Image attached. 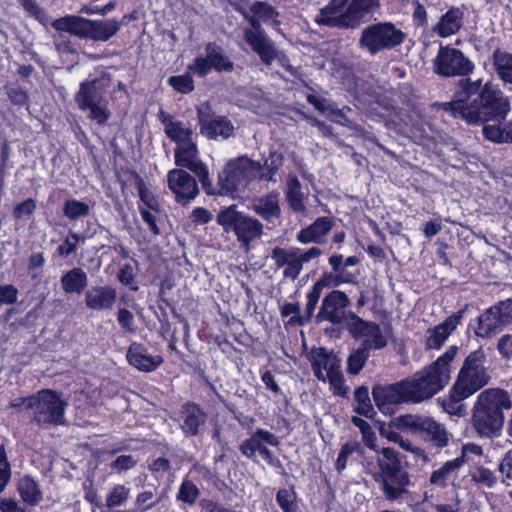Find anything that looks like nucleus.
I'll return each instance as SVG.
<instances>
[{
  "label": "nucleus",
  "mask_w": 512,
  "mask_h": 512,
  "mask_svg": "<svg viewBox=\"0 0 512 512\" xmlns=\"http://www.w3.org/2000/svg\"><path fill=\"white\" fill-rule=\"evenodd\" d=\"M307 357L313 374L319 381L328 382L334 395H347L349 389L341 372V360L336 354L323 347H314Z\"/></svg>",
  "instance_id": "obj_7"
},
{
  "label": "nucleus",
  "mask_w": 512,
  "mask_h": 512,
  "mask_svg": "<svg viewBox=\"0 0 512 512\" xmlns=\"http://www.w3.org/2000/svg\"><path fill=\"white\" fill-rule=\"evenodd\" d=\"M363 466L365 471L373 475L375 479H377V476L382 477L401 469L395 451L390 448H381L376 452L375 461L373 458L364 457Z\"/></svg>",
  "instance_id": "obj_21"
},
{
  "label": "nucleus",
  "mask_w": 512,
  "mask_h": 512,
  "mask_svg": "<svg viewBox=\"0 0 512 512\" xmlns=\"http://www.w3.org/2000/svg\"><path fill=\"white\" fill-rule=\"evenodd\" d=\"M17 489L22 500L28 505L35 506L42 500V492L38 484L28 476L19 480Z\"/></svg>",
  "instance_id": "obj_37"
},
{
  "label": "nucleus",
  "mask_w": 512,
  "mask_h": 512,
  "mask_svg": "<svg viewBox=\"0 0 512 512\" xmlns=\"http://www.w3.org/2000/svg\"><path fill=\"white\" fill-rule=\"evenodd\" d=\"M471 478L475 483L484 485L489 488L496 483V477L494 476V473L482 466L475 468L471 472Z\"/></svg>",
  "instance_id": "obj_55"
},
{
  "label": "nucleus",
  "mask_w": 512,
  "mask_h": 512,
  "mask_svg": "<svg viewBox=\"0 0 512 512\" xmlns=\"http://www.w3.org/2000/svg\"><path fill=\"white\" fill-rule=\"evenodd\" d=\"M162 122L165 133L169 139L180 146L192 141L193 129L181 121H175L169 116H164Z\"/></svg>",
  "instance_id": "obj_32"
},
{
  "label": "nucleus",
  "mask_w": 512,
  "mask_h": 512,
  "mask_svg": "<svg viewBox=\"0 0 512 512\" xmlns=\"http://www.w3.org/2000/svg\"><path fill=\"white\" fill-rule=\"evenodd\" d=\"M11 478L10 464L7 460L4 446H0V493L5 489Z\"/></svg>",
  "instance_id": "obj_57"
},
{
  "label": "nucleus",
  "mask_w": 512,
  "mask_h": 512,
  "mask_svg": "<svg viewBox=\"0 0 512 512\" xmlns=\"http://www.w3.org/2000/svg\"><path fill=\"white\" fill-rule=\"evenodd\" d=\"M90 207L87 203L75 199L67 200L63 206L64 215L70 220H77L89 214Z\"/></svg>",
  "instance_id": "obj_45"
},
{
  "label": "nucleus",
  "mask_w": 512,
  "mask_h": 512,
  "mask_svg": "<svg viewBox=\"0 0 512 512\" xmlns=\"http://www.w3.org/2000/svg\"><path fill=\"white\" fill-rule=\"evenodd\" d=\"M438 106L455 118L469 124L485 123L483 135L496 143H512V122L503 124L510 112V104L500 91L486 85L482 90L479 103L476 99L471 104L463 101L440 103Z\"/></svg>",
  "instance_id": "obj_1"
},
{
  "label": "nucleus",
  "mask_w": 512,
  "mask_h": 512,
  "mask_svg": "<svg viewBox=\"0 0 512 512\" xmlns=\"http://www.w3.org/2000/svg\"><path fill=\"white\" fill-rule=\"evenodd\" d=\"M126 357L130 365L143 372L154 371L163 363L162 356L150 355L138 343L129 346Z\"/></svg>",
  "instance_id": "obj_25"
},
{
  "label": "nucleus",
  "mask_w": 512,
  "mask_h": 512,
  "mask_svg": "<svg viewBox=\"0 0 512 512\" xmlns=\"http://www.w3.org/2000/svg\"><path fill=\"white\" fill-rule=\"evenodd\" d=\"M382 484V491L388 501H394L407 493L410 485L408 473L401 469L379 477Z\"/></svg>",
  "instance_id": "obj_24"
},
{
  "label": "nucleus",
  "mask_w": 512,
  "mask_h": 512,
  "mask_svg": "<svg viewBox=\"0 0 512 512\" xmlns=\"http://www.w3.org/2000/svg\"><path fill=\"white\" fill-rule=\"evenodd\" d=\"M332 221L329 217H320L311 225L302 229L297 234V240L302 244H321L324 237L331 231Z\"/></svg>",
  "instance_id": "obj_30"
},
{
  "label": "nucleus",
  "mask_w": 512,
  "mask_h": 512,
  "mask_svg": "<svg viewBox=\"0 0 512 512\" xmlns=\"http://www.w3.org/2000/svg\"><path fill=\"white\" fill-rule=\"evenodd\" d=\"M110 88V80L99 78L83 82L75 95V101L82 111H89L88 118L99 125H105L111 116L105 95Z\"/></svg>",
  "instance_id": "obj_8"
},
{
  "label": "nucleus",
  "mask_w": 512,
  "mask_h": 512,
  "mask_svg": "<svg viewBox=\"0 0 512 512\" xmlns=\"http://www.w3.org/2000/svg\"><path fill=\"white\" fill-rule=\"evenodd\" d=\"M372 395L378 409L385 414H391L395 405L410 402L404 381L375 387Z\"/></svg>",
  "instance_id": "obj_18"
},
{
  "label": "nucleus",
  "mask_w": 512,
  "mask_h": 512,
  "mask_svg": "<svg viewBox=\"0 0 512 512\" xmlns=\"http://www.w3.org/2000/svg\"><path fill=\"white\" fill-rule=\"evenodd\" d=\"M264 447V443L256 437L255 433H253L249 439L242 442L240 450L246 457L253 458L256 452H260L261 448Z\"/></svg>",
  "instance_id": "obj_56"
},
{
  "label": "nucleus",
  "mask_w": 512,
  "mask_h": 512,
  "mask_svg": "<svg viewBox=\"0 0 512 512\" xmlns=\"http://www.w3.org/2000/svg\"><path fill=\"white\" fill-rule=\"evenodd\" d=\"M486 354L482 349L471 352L459 371L452 389V398L461 401L488 384L489 375L485 368Z\"/></svg>",
  "instance_id": "obj_6"
},
{
  "label": "nucleus",
  "mask_w": 512,
  "mask_h": 512,
  "mask_svg": "<svg viewBox=\"0 0 512 512\" xmlns=\"http://www.w3.org/2000/svg\"><path fill=\"white\" fill-rule=\"evenodd\" d=\"M251 12L256 16L259 22H272L277 23L278 12L270 4L262 1H257L252 4Z\"/></svg>",
  "instance_id": "obj_46"
},
{
  "label": "nucleus",
  "mask_w": 512,
  "mask_h": 512,
  "mask_svg": "<svg viewBox=\"0 0 512 512\" xmlns=\"http://www.w3.org/2000/svg\"><path fill=\"white\" fill-rule=\"evenodd\" d=\"M286 198L289 206L297 212H304V195L301 191L300 181L296 176H289L287 181Z\"/></svg>",
  "instance_id": "obj_40"
},
{
  "label": "nucleus",
  "mask_w": 512,
  "mask_h": 512,
  "mask_svg": "<svg viewBox=\"0 0 512 512\" xmlns=\"http://www.w3.org/2000/svg\"><path fill=\"white\" fill-rule=\"evenodd\" d=\"M360 447V443L355 440L349 441L342 446L336 461V469L339 472L343 471L346 468L347 458L354 452L358 451Z\"/></svg>",
  "instance_id": "obj_54"
},
{
  "label": "nucleus",
  "mask_w": 512,
  "mask_h": 512,
  "mask_svg": "<svg viewBox=\"0 0 512 512\" xmlns=\"http://www.w3.org/2000/svg\"><path fill=\"white\" fill-rule=\"evenodd\" d=\"M512 322V300L502 301L488 308L478 318L475 334L488 338Z\"/></svg>",
  "instance_id": "obj_14"
},
{
  "label": "nucleus",
  "mask_w": 512,
  "mask_h": 512,
  "mask_svg": "<svg viewBox=\"0 0 512 512\" xmlns=\"http://www.w3.org/2000/svg\"><path fill=\"white\" fill-rule=\"evenodd\" d=\"M392 428L394 427L391 425V423L388 426L381 425L379 428V433L389 442L397 443L406 451H412L413 447L411 442H409L408 440H404L403 437L399 433L394 431Z\"/></svg>",
  "instance_id": "obj_50"
},
{
  "label": "nucleus",
  "mask_w": 512,
  "mask_h": 512,
  "mask_svg": "<svg viewBox=\"0 0 512 512\" xmlns=\"http://www.w3.org/2000/svg\"><path fill=\"white\" fill-rule=\"evenodd\" d=\"M198 496L199 489L192 481L185 480L182 482L177 494L178 500L188 504H193L196 502Z\"/></svg>",
  "instance_id": "obj_51"
},
{
  "label": "nucleus",
  "mask_w": 512,
  "mask_h": 512,
  "mask_svg": "<svg viewBox=\"0 0 512 512\" xmlns=\"http://www.w3.org/2000/svg\"><path fill=\"white\" fill-rule=\"evenodd\" d=\"M368 357L369 352L366 351V348L362 347L351 353L347 360L348 373L353 375L358 374L365 365Z\"/></svg>",
  "instance_id": "obj_47"
},
{
  "label": "nucleus",
  "mask_w": 512,
  "mask_h": 512,
  "mask_svg": "<svg viewBox=\"0 0 512 512\" xmlns=\"http://www.w3.org/2000/svg\"><path fill=\"white\" fill-rule=\"evenodd\" d=\"M87 21L88 19L78 16H66L53 21L52 26L57 31L68 32L85 38L87 34Z\"/></svg>",
  "instance_id": "obj_35"
},
{
  "label": "nucleus",
  "mask_w": 512,
  "mask_h": 512,
  "mask_svg": "<svg viewBox=\"0 0 512 512\" xmlns=\"http://www.w3.org/2000/svg\"><path fill=\"white\" fill-rule=\"evenodd\" d=\"M167 183L178 203L187 204L199 194L194 177L183 169H173L167 174Z\"/></svg>",
  "instance_id": "obj_17"
},
{
  "label": "nucleus",
  "mask_w": 512,
  "mask_h": 512,
  "mask_svg": "<svg viewBox=\"0 0 512 512\" xmlns=\"http://www.w3.org/2000/svg\"><path fill=\"white\" fill-rule=\"evenodd\" d=\"M465 464L463 457H456L453 460L445 462L438 469L434 470L430 477L429 482L431 485L446 488L451 482L457 479L459 470Z\"/></svg>",
  "instance_id": "obj_27"
},
{
  "label": "nucleus",
  "mask_w": 512,
  "mask_h": 512,
  "mask_svg": "<svg viewBox=\"0 0 512 512\" xmlns=\"http://www.w3.org/2000/svg\"><path fill=\"white\" fill-rule=\"evenodd\" d=\"M405 34L391 22L372 24L361 32L359 45L371 55L399 46Z\"/></svg>",
  "instance_id": "obj_10"
},
{
  "label": "nucleus",
  "mask_w": 512,
  "mask_h": 512,
  "mask_svg": "<svg viewBox=\"0 0 512 512\" xmlns=\"http://www.w3.org/2000/svg\"><path fill=\"white\" fill-rule=\"evenodd\" d=\"M66 403L53 390H41L29 397L28 409L33 410L34 420L40 424H59L63 420Z\"/></svg>",
  "instance_id": "obj_11"
},
{
  "label": "nucleus",
  "mask_w": 512,
  "mask_h": 512,
  "mask_svg": "<svg viewBox=\"0 0 512 512\" xmlns=\"http://www.w3.org/2000/svg\"><path fill=\"white\" fill-rule=\"evenodd\" d=\"M158 502L159 499L156 498L155 493L149 490L137 495L135 500V506L138 510L145 511L147 509L152 508Z\"/></svg>",
  "instance_id": "obj_58"
},
{
  "label": "nucleus",
  "mask_w": 512,
  "mask_h": 512,
  "mask_svg": "<svg viewBox=\"0 0 512 512\" xmlns=\"http://www.w3.org/2000/svg\"><path fill=\"white\" fill-rule=\"evenodd\" d=\"M356 406L354 411L360 415L370 418L374 414V409L371 404L368 389L366 387H358L354 392Z\"/></svg>",
  "instance_id": "obj_43"
},
{
  "label": "nucleus",
  "mask_w": 512,
  "mask_h": 512,
  "mask_svg": "<svg viewBox=\"0 0 512 512\" xmlns=\"http://www.w3.org/2000/svg\"><path fill=\"white\" fill-rule=\"evenodd\" d=\"M84 241V237L71 232L68 234V236L65 238V240L58 246L57 251L60 256L62 257H68L71 255L77 248V245L80 242Z\"/></svg>",
  "instance_id": "obj_53"
},
{
  "label": "nucleus",
  "mask_w": 512,
  "mask_h": 512,
  "mask_svg": "<svg viewBox=\"0 0 512 512\" xmlns=\"http://www.w3.org/2000/svg\"><path fill=\"white\" fill-rule=\"evenodd\" d=\"M347 328L356 339L363 340V347L370 349H382L388 343V332H384L377 324L365 322L355 314H352L347 322Z\"/></svg>",
  "instance_id": "obj_15"
},
{
  "label": "nucleus",
  "mask_w": 512,
  "mask_h": 512,
  "mask_svg": "<svg viewBox=\"0 0 512 512\" xmlns=\"http://www.w3.org/2000/svg\"><path fill=\"white\" fill-rule=\"evenodd\" d=\"M36 209V202L33 199H27L13 209V216L15 219H23L31 216Z\"/></svg>",
  "instance_id": "obj_59"
},
{
  "label": "nucleus",
  "mask_w": 512,
  "mask_h": 512,
  "mask_svg": "<svg viewBox=\"0 0 512 512\" xmlns=\"http://www.w3.org/2000/svg\"><path fill=\"white\" fill-rule=\"evenodd\" d=\"M486 85L492 87L489 83H486L482 87V81L475 80L471 81L470 79H462L459 82V87L461 91L458 93V98L450 103H455L458 101H463L465 104H471L476 99L479 101L482 90Z\"/></svg>",
  "instance_id": "obj_36"
},
{
  "label": "nucleus",
  "mask_w": 512,
  "mask_h": 512,
  "mask_svg": "<svg viewBox=\"0 0 512 512\" xmlns=\"http://www.w3.org/2000/svg\"><path fill=\"white\" fill-rule=\"evenodd\" d=\"M120 26L114 19H106L99 21H87V34L85 38L95 41H107L117 33Z\"/></svg>",
  "instance_id": "obj_31"
},
{
  "label": "nucleus",
  "mask_w": 512,
  "mask_h": 512,
  "mask_svg": "<svg viewBox=\"0 0 512 512\" xmlns=\"http://www.w3.org/2000/svg\"><path fill=\"white\" fill-rule=\"evenodd\" d=\"M168 82L179 93L186 94L194 89V82L190 73L172 76Z\"/></svg>",
  "instance_id": "obj_52"
},
{
  "label": "nucleus",
  "mask_w": 512,
  "mask_h": 512,
  "mask_svg": "<svg viewBox=\"0 0 512 512\" xmlns=\"http://www.w3.org/2000/svg\"><path fill=\"white\" fill-rule=\"evenodd\" d=\"M217 223L227 233L233 232L243 246L249 247L250 243L263 235V224L237 210L235 205L222 209L216 217Z\"/></svg>",
  "instance_id": "obj_9"
},
{
  "label": "nucleus",
  "mask_w": 512,
  "mask_h": 512,
  "mask_svg": "<svg viewBox=\"0 0 512 512\" xmlns=\"http://www.w3.org/2000/svg\"><path fill=\"white\" fill-rule=\"evenodd\" d=\"M117 300V291L112 286H93L85 292L86 306L95 311L110 310Z\"/></svg>",
  "instance_id": "obj_23"
},
{
  "label": "nucleus",
  "mask_w": 512,
  "mask_h": 512,
  "mask_svg": "<svg viewBox=\"0 0 512 512\" xmlns=\"http://www.w3.org/2000/svg\"><path fill=\"white\" fill-rule=\"evenodd\" d=\"M280 195L278 192H270L262 197L253 200V211L262 217L265 221L273 223L281 216L279 205Z\"/></svg>",
  "instance_id": "obj_29"
},
{
  "label": "nucleus",
  "mask_w": 512,
  "mask_h": 512,
  "mask_svg": "<svg viewBox=\"0 0 512 512\" xmlns=\"http://www.w3.org/2000/svg\"><path fill=\"white\" fill-rule=\"evenodd\" d=\"M117 320L120 324V326L129 333H134L136 331V327L134 325V316L133 314L125 309L122 308L118 311V317Z\"/></svg>",
  "instance_id": "obj_63"
},
{
  "label": "nucleus",
  "mask_w": 512,
  "mask_h": 512,
  "mask_svg": "<svg viewBox=\"0 0 512 512\" xmlns=\"http://www.w3.org/2000/svg\"><path fill=\"white\" fill-rule=\"evenodd\" d=\"M283 157L281 154L273 152L269 155L268 159L265 161V166L268 170V173L265 174V179L270 181L274 180L273 177L278 171V169L282 166Z\"/></svg>",
  "instance_id": "obj_60"
},
{
  "label": "nucleus",
  "mask_w": 512,
  "mask_h": 512,
  "mask_svg": "<svg viewBox=\"0 0 512 512\" xmlns=\"http://www.w3.org/2000/svg\"><path fill=\"white\" fill-rule=\"evenodd\" d=\"M497 350L503 359H512V333L504 334L498 339Z\"/></svg>",
  "instance_id": "obj_62"
},
{
  "label": "nucleus",
  "mask_w": 512,
  "mask_h": 512,
  "mask_svg": "<svg viewBox=\"0 0 512 512\" xmlns=\"http://www.w3.org/2000/svg\"><path fill=\"white\" fill-rule=\"evenodd\" d=\"M184 423L183 430L187 434L196 435L198 432V428L205 421V415L195 405H188L184 410Z\"/></svg>",
  "instance_id": "obj_41"
},
{
  "label": "nucleus",
  "mask_w": 512,
  "mask_h": 512,
  "mask_svg": "<svg viewBox=\"0 0 512 512\" xmlns=\"http://www.w3.org/2000/svg\"><path fill=\"white\" fill-rule=\"evenodd\" d=\"M65 293L81 294L88 284V276L81 268H73L67 271L60 280Z\"/></svg>",
  "instance_id": "obj_34"
},
{
  "label": "nucleus",
  "mask_w": 512,
  "mask_h": 512,
  "mask_svg": "<svg viewBox=\"0 0 512 512\" xmlns=\"http://www.w3.org/2000/svg\"><path fill=\"white\" fill-rule=\"evenodd\" d=\"M265 173L259 162L246 156L230 160L218 177V190L214 194L227 195L242 190L255 179H263Z\"/></svg>",
  "instance_id": "obj_5"
},
{
  "label": "nucleus",
  "mask_w": 512,
  "mask_h": 512,
  "mask_svg": "<svg viewBox=\"0 0 512 512\" xmlns=\"http://www.w3.org/2000/svg\"><path fill=\"white\" fill-rule=\"evenodd\" d=\"M130 496V489L125 485H116L106 497V506L114 508L123 505Z\"/></svg>",
  "instance_id": "obj_48"
},
{
  "label": "nucleus",
  "mask_w": 512,
  "mask_h": 512,
  "mask_svg": "<svg viewBox=\"0 0 512 512\" xmlns=\"http://www.w3.org/2000/svg\"><path fill=\"white\" fill-rule=\"evenodd\" d=\"M473 69V63L460 50L450 46L441 45L433 59V71L443 77L465 76Z\"/></svg>",
  "instance_id": "obj_13"
},
{
  "label": "nucleus",
  "mask_w": 512,
  "mask_h": 512,
  "mask_svg": "<svg viewBox=\"0 0 512 512\" xmlns=\"http://www.w3.org/2000/svg\"><path fill=\"white\" fill-rule=\"evenodd\" d=\"M206 55L210 61L212 69H215L218 72H230L233 70V62L228 59L222 48L217 45L209 43L206 46Z\"/></svg>",
  "instance_id": "obj_39"
},
{
  "label": "nucleus",
  "mask_w": 512,
  "mask_h": 512,
  "mask_svg": "<svg viewBox=\"0 0 512 512\" xmlns=\"http://www.w3.org/2000/svg\"><path fill=\"white\" fill-rule=\"evenodd\" d=\"M351 281L352 279L349 276H345L342 273H325L314 283L312 288L321 294L324 288L337 287L343 283H348Z\"/></svg>",
  "instance_id": "obj_44"
},
{
  "label": "nucleus",
  "mask_w": 512,
  "mask_h": 512,
  "mask_svg": "<svg viewBox=\"0 0 512 512\" xmlns=\"http://www.w3.org/2000/svg\"><path fill=\"white\" fill-rule=\"evenodd\" d=\"M175 164L192 171L200 180L208 194H214L209 172L205 164L199 159V152L195 142L177 146L175 149Z\"/></svg>",
  "instance_id": "obj_16"
},
{
  "label": "nucleus",
  "mask_w": 512,
  "mask_h": 512,
  "mask_svg": "<svg viewBox=\"0 0 512 512\" xmlns=\"http://www.w3.org/2000/svg\"><path fill=\"white\" fill-rule=\"evenodd\" d=\"M380 8V0H331L315 17L320 25L355 29L363 18Z\"/></svg>",
  "instance_id": "obj_4"
},
{
  "label": "nucleus",
  "mask_w": 512,
  "mask_h": 512,
  "mask_svg": "<svg viewBox=\"0 0 512 512\" xmlns=\"http://www.w3.org/2000/svg\"><path fill=\"white\" fill-rule=\"evenodd\" d=\"M244 39L266 65H270L278 58L279 54L274 43L263 29L260 31L244 30Z\"/></svg>",
  "instance_id": "obj_22"
},
{
  "label": "nucleus",
  "mask_w": 512,
  "mask_h": 512,
  "mask_svg": "<svg viewBox=\"0 0 512 512\" xmlns=\"http://www.w3.org/2000/svg\"><path fill=\"white\" fill-rule=\"evenodd\" d=\"M420 434H425L437 447L446 446L450 439V434L445 427L428 416L424 417Z\"/></svg>",
  "instance_id": "obj_33"
},
{
  "label": "nucleus",
  "mask_w": 512,
  "mask_h": 512,
  "mask_svg": "<svg viewBox=\"0 0 512 512\" xmlns=\"http://www.w3.org/2000/svg\"><path fill=\"white\" fill-rule=\"evenodd\" d=\"M425 416L406 414L391 420V425L401 431L419 433Z\"/></svg>",
  "instance_id": "obj_42"
},
{
  "label": "nucleus",
  "mask_w": 512,
  "mask_h": 512,
  "mask_svg": "<svg viewBox=\"0 0 512 512\" xmlns=\"http://www.w3.org/2000/svg\"><path fill=\"white\" fill-rule=\"evenodd\" d=\"M18 298V290L11 284L0 286V305L14 304Z\"/></svg>",
  "instance_id": "obj_64"
},
{
  "label": "nucleus",
  "mask_w": 512,
  "mask_h": 512,
  "mask_svg": "<svg viewBox=\"0 0 512 512\" xmlns=\"http://www.w3.org/2000/svg\"><path fill=\"white\" fill-rule=\"evenodd\" d=\"M207 109V105H202L198 109L201 133L207 138L213 140H224L229 138L235 130L233 123L225 116L209 118L205 112Z\"/></svg>",
  "instance_id": "obj_20"
},
{
  "label": "nucleus",
  "mask_w": 512,
  "mask_h": 512,
  "mask_svg": "<svg viewBox=\"0 0 512 512\" xmlns=\"http://www.w3.org/2000/svg\"><path fill=\"white\" fill-rule=\"evenodd\" d=\"M212 69L210 61L205 57H197L192 64L188 66L189 72H193L200 77H205Z\"/></svg>",
  "instance_id": "obj_61"
},
{
  "label": "nucleus",
  "mask_w": 512,
  "mask_h": 512,
  "mask_svg": "<svg viewBox=\"0 0 512 512\" xmlns=\"http://www.w3.org/2000/svg\"><path fill=\"white\" fill-rule=\"evenodd\" d=\"M457 353V347L451 346L433 364L416 372L412 378L403 380L411 403H420L432 398L441 391L450 380V362Z\"/></svg>",
  "instance_id": "obj_3"
},
{
  "label": "nucleus",
  "mask_w": 512,
  "mask_h": 512,
  "mask_svg": "<svg viewBox=\"0 0 512 512\" xmlns=\"http://www.w3.org/2000/svg\"><path fill=\"white\" fill-rule=\"evenodd\" d=\"M512 406L508 393L497 388L482 391L473 406L471 423L481 437L497 438L505 422L503 410Z\"/></svg>",
  "instance_id": "obj_2"
},
{
  "label": "nucleus",
  "mask_w": 512,
  "mask_h": 512,
  "mask_svg": "<svg viewBox=\"0 0 512 512\" xmlns=\"http://www.w3.org/2000/svg\"><path fill=\"white\" fill-rule=\"evenodd\" d=\"M276 500L283 512H298L296 495L293 491L287 489L279 490L276 495Z\"/></svg>",
  "instance_id": "obj_49"
},
{
  "label": "nucleus",
  "mask_w": 512,
  "mask_h": 512,
  "mask_svg": "<svg viewBox=\"0 0 512 512\" xmlns=\"http://www.w3.org/2000/svg\"><path fill=\"white\" fill-rule=\"evenodd\" d=\"M350 304L347 295L339 290H333L324 297L321 307L316 314V322L329 321L333 324L341 323L345 308Z\"/></svg>",
  "instance_id": "obj_19"
},
{
  "label": "nucleus",
  "mask_w": 512,
  "mask_h": 512,
  "mask_svg": "<svg viewBox=\"0 0 512 512\" xmlns=\"http://www.w3.org/2000/svg\"><path fill=\"white\" fill-rule=\"evenodd\" d=\"M492 60L499 78L505 83L512 84V54L498 49L494 51Z\"/></svg>",
  "instance_id": "obj_38"
},
{
  "label": "nucleus",
  "mask_w": 512,
  "mask_h": 512,
  "mask_svg": "<svg viewBox=\"0 0 512 512\" xmlns=\"http://www.w3.org/2000/svg\"><path fill=\"white\" fill-rule=\"evenodd\" d=\"M463 11L458 7L450 8L432 27V31L441 38H446L457 33L463 24Z\"/></svg>",
  "instance_id": "obj_28"
},
{
  "label": "nucleus",
  "mask_w": 512,
  "mask_h": 512,
  "mask_svg": "<svg viewBox=\"0 0 512 512\" xmlns=\"http://www.w3.org/2000/svg\"><path fill=\"white\" fill-rule=\"evenodd\" d=\"M321 254V250L317 247H311L305 252L299 248L274 247L271 251V259L277 268H283L285 278L295 280L300 275L303 265Z\"/></svg>",
  "instance_id": "obj_12"
},
{
  "label": "nucleus",
  "mask_w": 512,
  "mask_h": 512,
  "mask_svg": "<svg viewBox=\"0 0 512 512\" xmlns=\"http://www.w3.org/2000/svg\"><path fill=\"white\" fill-rule=\"evenodd\" d=\"M464 315V310H460L457 313L449 316L443 323L437 325L433 329L429 330L428 337L426 339V345L430 349L440 348L449 335L457 328L460 324Z\"/></svg>",
  "instance_id": "obj_26"
}]
</instances>
